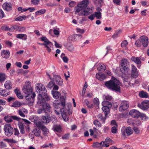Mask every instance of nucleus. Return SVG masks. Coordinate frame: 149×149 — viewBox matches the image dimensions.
Here are the masks:
<instances>
[{
	"instance_id": "f257e3e1",
	"label": "nucleus",
	"mask_w": 149,
	"mask_h": 149,
	"mask_svg": "<svg viewBox=\"0 0 149 149\" xmlns=\"http://www.w3.org/2000/svg\"><path fill=\"white\" fill-rule=\"evenodd\" d=\"M89 4V0H83L78 2L75 8V13H79V15L87 16L92 14L93 11L92 9L87 7Z\"/></svg>"
},
{
	"instance_id": "f03ea898",
	"label": "nucleus",
	"mask_w": 149,
	"mask_h": 149,
	"mask_svg": "<svg viewBox=\"0 0 149 149\" xmlns=\"http://www.w3.org/2000/svg\"><path fill=\"white\" fill-rule=\"evenodd\" d=\"M35 90L38 93H39L37 102L38 104H43L45 103V100L47 101L50 100V97L47 94L46 89L42 84H38V86L35 87Z\"/></svg>"
},
{
	"instance_id": "7ed1b4c3",
	"label": "nucleus",
	"mask_w": 149,
	"mask_h": 149,
	"mask_svg": "<svg viewBox=\"0 0 149 149\" xmlns=\"http://www.w3.org/2000/svg\"><path fill=\"white\" fill-rule=\"evenodd\" d=\"M105 85L109 89L118 92H119L121 83L116 79L112 77V79L105 82Z\"/></svg>"
},
{
	"instance_id": "20e7f679",
	"label": "nucleus",
	"mask_w": 149,
	"mask_h": 149,
	"mask_svg": "<svg viewBox=\"0 0 149 149\" xmlns=\"http://www.w3.org/2000/svg\"><path fill=\"white\" fill-rule=\"evenodd\" d=\"M22 90L23 92L26 95L25 97L26 100H30L32 98V100H34L36 94L34 92H33L32 88L29 81L25 82Z\"/></svg>"
},
{
	"instance_id": "39448f33",
	"label": "nucleus",
	"mask_w": 149,
	"mask_h": 149,
	"mask_svg": "<svg viewBox=\"0 0 149 149\" xmlns=\"http://www.w3.org/2000/svg\"><path fill=\"white\" fill-rule=\"evenodd\" d=\"M130 63L126 59H122L121 61L120 70L122 73H128L130 71Z\"/></svg>"
},
{
	"instance_id": "423d86ee",
	"label": "nucleus",
	"mask_w": 149,
	"mask_h": 149,
	"mask_svg": "<svg viewBox=\"0 0 149 149\" xmlns=\"http://www.w3.org/2000/svg\"><path fill=\"white\" fill-rule=\"evenodd\" d=\"M62 107H63L60 109V112L64 120L65 121H67L68 120L67 114H69L70 115L72 114V113L70 111L68 107H65V105Z\"/></svg>"
},
{
	"instance_id": "0eeeda50",
	"label": "nucleus",
	"mask_w": 149,
	"mask_h": 149,
	"mask_svg": "<svg viewBox=\"0 0 149 149\" xmlns=\"http://www.w3.org/2000/svg\"><path fill=\"white\" fill-rule=\"evenodd\" d=\"M121 132L122 136L125 138L126 137V135L129 136L132 134L133 132V131L130 127L126 128L124 127L121 129Z\"/></svg>"
},
{
	"instance_id": "6e6552de",
	"label": "nucleus",
	"mask_w": 149,
	"mask_h": 149,
	"mask_svg": "<svg viewBox=\"0 0 149 149\" xmlns=\"http://www.w3.org/2000/svg\"><path fill=\"white\" fill-rule=\"evenodd\" d=\"M38 105L42 106V108H39L38 109V113L40 114L45 113V110H47L49 112H50V109L51 108V107L49 103L46 102V100H45V103H44L43 104Z\"/></svg>"
},
{
	"instance_id": "1a4fd4ad",
	"label": "nucleus",
	"mask_w": 149,
	"mask_h": 149,
	"mask_svg": "<svg viewBox=\"0 0 149 149\" xmlns=\"http://www.w3.org/2000/svg\"><path fill=\"white\" fill-rule=\"evenodd\" d=\"M4 130L5 134L8 136H11L14 132L13 128L9 123L6 124L4 125Z\"/></svg>"
},
{
	"instance_id": "9d476101",
	"label": "nucleus",
	"mask_w": 149,
	"mask_h": 149,
	"mask_svg": "<svg viewBox=\"0 0 149 149\" xmlns=\"http://www.w3.org/2000/svg\"><path fill=\"white\" fill-rule=\"evenodd\" d=\"M102 104L103 106L102 109L104 113L105 117H107V116L109 113L110 110L109 108L107 106L105 105V104H108L109 106L111 107V104L109 102L104 101L102 103Z\"/></svg>"
},
{
	"instance_id": "9b49d317",
	"label": "nucleus",
	"mask_w": 149,
	"mask_h": 149,
	"mask_svg": "<svg viewBox=\"0 0 149 149\" xmlns=\"http://www.w3.org/2000/svg\"><path fill=\"white\" fill-rule=\"evenodd\" d=\"M65 100H55L53 102V107L56 108L58 109L60 108L61 106L62 107L65 106Z\"/></svg>"
},
{
	"instance_id": "f8f14e48",
	"label": "nucleus",
	"mask_w": 149,
	"mask_h": 149,
	"mask_svg": "<svg viewBox=\"0 0 149 149\" xmlns=\"http://www.w3.org/2000/svg\"><path fill=\"white\" fill-rule=\"evenodd\" d=\"M129 107L128 102L127 101H123L121 102L119 109L120 111H121L127 109Z\"/></svg>"
},
{
	"instance_id": "ddd939ff",
	"label": "nucleus",
	"mask_w": 149,
	"mask_h": 149,
	"mask_svg": "<svg viewBox=\"0 0 149 149\" xmlns=\"http://www.w3.org/2000/svg\"><path fill=\"white\" fill-rule=\"evenodd\" d=\"M37 118L36 116H31L30 117V119L31 120V121L34 122L38 128L41 129L43 126L41 124V123L40 121H37V120L36 119Z\"/></svg>"
},
{
	"instance_id": "4468645a",
	"label": "nucleus",
	"mask_w": 149,
	"mask_h": 149,
	"mask_svg": "<svg viewBox=\"0 0 149 149\" xmlns=\"http://www.w3.org/2000/svg\"><path fill=\"white\" fill-rule=\"evenodd\" d=\"M138 107L140 109L146 110L149 107V101H143L138 104Z\"/></svg>"
},
{
	"instance_id": "2eb2a0df",
	"label": "nucleus",
	"mask_w": 149,
	"mask_h": 149,
	"mask_svg": "<svg viewBox=\"0 0 149 149\" xmlns=\"http://www.w3.org/2000/svg\"><path fill=\"white\" fill-rule=\"evenodd\" d=\"M131 77L134 78H136L138 76V73L136 67L134 65L132 64L131 65Z\"/></svg>"
},
{
	"instance_id": "dca6fc26",
	"label": "nucleus",
	"mask_w": 149,
	"mask_h": 149,
	"mask_svg": "<svg viewBox=\"0 0 149 149\" xmlns=\"http://www.w3.org/2000/svg\"><path fill=\"white\" fill-rule=\"evenodd\" d=\"M52 94L53 97L55 99L59 100H65V97L64 96H61V93L58 91L53 92Z\"/></svg>"
},
{
	"instance_id": "f3484780",
	"label": "nucleus",
	"mask_w": 149,
	"mask_h": 149,
	"mask_svg": "<svg viewBox=\"0 0 149 149\" xmlns=\"http://www.w3.org/2000/svg\"><path fill=\"white\" fill-rule=\"evenodd\" d=\"M129 114L133 118H138L141 115V113L135 109L131 110L129 112Z\"/></svg>"
},
{
	"instance_id": "a211bd4d",
	"label": "nucleus",
	"mask_w": 149,
	"mask_h": 149,
	"mask_svg": "<svg viewBox=\"0 0 149 149\" xmlns=\"http://www.w3.org/2000/svg\"><path fill=\"white\" fill-rule=\"evenodd\" d=\"M4 10L9 11L12 10V5L11 3L10 2H5L2 6Z\"/></svg>"
},
{
	"instance_id": "6ab92c4d",
	"label": "nucleus",
	"mask_w": 149,
	"mask_h": 149,
	"mask_svg": "<svg viewBox=\"0 0 149 149\" xmlns=\"http://www.w3.org/2000/svg\"><path fill=\"white\" fill-rule=\"evenodd\" d=\"M54 81L55 82L56 84L59 85H61L63 83V80L58 75H55L54 76Z\"/></svg>"
},
{
	"instance_id": "aec40b11",
	"label": "nucleus",
	"mask_w": 149,
	"mask_h": 149,
	"mask_svg": "<svg viewBox=\"0 0 149 149\" xmlns=\"http://www.w3.org/2000/svg\"><path fill=\"white\" fill-rule=\"evenodd\" d=\"M18 112L21 116L24 117L25 116V115L27 113L28 111L26 109L22 107L19 109L18 110Z\"/></svg>"
},
{
	"instance_id": "412c9836",
	"label": "nucleus",
	"mask_w": 149,
	"mask_h": 149,
	"mask_svg": "<svg viewBox=\"0 0 149 149\" xmlns=\"http://www.w3.org/2000/svg\"><path fill=\"white\" fill-rule=\"evenodd\" d=\"M141 40L143 46L144 47H147L148 44V38L146 36H142L141 37Z\"/></svg>"
},
{
	"instance_id": "4be33fe9",
	"label": "nucleus",
	"mask_w": 149,
	"mask_h": 149,
	"mask_svg": "<svg viewBox=\"0 0 149 149\" xmlns=\"http://www.w3.org/2000/svg\"><path fill=\"white\" fill-rule=\"evenodd\" d=\"M97 10L98 11L95 12L94 14L95 17H96L97 19H100L102 18V13L100 11H102V9L98 8Z\"/></svg>"
},
{
	"instance_id": "5701e85b",
	"label": "nucleus",
	"mask_w": 149,
	"mask_h": 149,
	"mask_svg": "<svg viewBox=\"0 0 149 149\" xmlns=\"http://www.w3.org/2000/svg\"><path fill=\"white\" fill-rule=\"evenodd\" d=\"M1 54L2 57L5 58H8L10 56V52L8 50H2L1 52Z\"/></svg>"
},
{
	"instance_id": "b1692460",
	"label": "nucleus",
	"mask_w": 149,
	"mask_h": 149,
	"mask_svg": "<svg viewBox=\"0 0 149 149\" xmlns=\"http://www.w3.org/2000/svg\"><path fill=\"white\" fill-rule=\"evenodd\" d=\"M50 117L49 116H42V118L41 119V121L43 123H49L50 121Z\"/></svg>"
},
{
	"instance_id": "393cba45",
	"label": "nucleus",
	"mask_w": 149,
	"mask_h": 149,
	"mask_svg": "<svg viewBox=\"0 0 149 149\" xmlns=\"http://www.w3.org/2000/svg\"><path fill=\"white\" fill-rule=\"evenodd\" d=\"M53 129L54 131L61 133L62 131V128L60 125H53Z\"/></svg>"
},
{
	"instance_id": "a878e982",
	"label": "nucleus",
	"mask_w": 149,
	"mask_h": 149,
	"mask_svg": "<svg viewBox=\"0 0 149 149\" xmlns=\"http://www.w3.org/2000/svg\"><path fill=\"white\" fill-rule=\"evenodd\" d=\"M96 77L97 79L100 80L102 81L106 78L105 75L101 73H99L96 74Z\"/></svg>"
},
{
	"instance_id": "bb28decb",
	"label": "nucleus",
	"mask_w": 149,
	"mask_h": 149,
	"mask_svg": "<svg viewBox=\"0 0 149 149\" xmlns=\"http://www.w3.org/2000/svg\"><path fill=\"white\" fill-rule=\"evenodd\" d=\"M12 84L11 82L9 81H6L4 84L5 88L9 90L12 88Z\"/></svg>"
},
{
	"instance_id": "cd10ccee",
	"label": "nucleus",
	"mask_w": 149,
	"mask_h": 149,
	"mask_svg": "<svg viewBox=\"0 0 149 149\" xmlns=\"http://www.w3.org/2000/svg\"><path fill=\"white\" fill-rule=\"evenodd\" d=\"M20 133L21 134H24L25 133V131L24 130V125L22 123H20L18 124Z\"/></svg>"
},
{
	"instance_id": "c85d7f7f",
	"label": "nucleus",
	"mask_w": 149,
	"mask_h": 149,
	"mask_svg": "<svg viewBox=\"0 0 149 149\" xmlns=\"http://www.w3.org/2000/svg\"><path fill=\"white\" fill-rule=\"evenodd\" d=\"M132 61L134 62L137 64H139L141 63V62L140 58L138 57L132 56L131 58Z\"/></svg>"
},
{
	"instance_id": "c756f323",
	"label": "nucleus",
	"mask_w": 149,
	"mask_h": 149,
	"mask_svg": "<svg viewBox=\"0 0 149 149\" xmlns=\"http://www.w3.org/2000/svg\"><path fill=\"white\" fill-rule=\"evenodd\" d=\"M16 37L17 38L22 39L24 40H26L27 39V36L25 34H19L16 35Z\"/></svg>"
},
{
	"instance_id": "7c9ffc66",
	"label": "nucleus",
	"mask_w": 149,
	"mask_h": 149,
	"mask_svg": "<svg viewBox=\"0 0 149 149\" xmlns=\"http://www.w3.org/2000/svg\"><path fill=\"white\" fill-rule=\"evenodd\" d=\"M9 94V92H6L5 90L2 88H0V95L3 97H6Z\"/></svg>"
},
{
	"instance_id": "2f4dec72",
	"label": "nucleus",
	"mask_w": 149,
	"mask_h": 149,
	"mask_svg": "<svg viewBox=\"0 0 149 149\" xmlns=\"http://www.w3.org/2000/svg\"><path fill=\"white\" fill-rule=\"evenodd\" d=\"M1 29L3 31H12L14 30V27L12 26L10 28L6 26H2Z\"/></svg>"
},
{
	"instance_id": "473e14b6",
	"label": "nucleus",
	"mask_w": 149,
	"mask_h": 149,
	"mask_svg": "<svg viewBox=\"0 0 149 149\" xmlns=\"http://www.w3.org/2000/svg\"><path fill=\"white\" fill-rule=\"evenodd\" d=\"M13 27H14V30L15 29H16L17 30L20 32H23L25 31L26 30V28L24 27L18 26H15Z\"/></svg>"
},
{
	"instance_id": "72a5a7b5",
	"label": "nucleus",
	"mask_w": 149,
	"mask_h": 149,
	"mask_svg": "<svg viewBox=\"0 0 149 149\" xmlns=\"http://www.w3.org/2000/svg\"><path fill=\"white\" fill-rule=\"evenodd\" d=\"M82 37L81 35L74 34L72 36V40L73 41H76L80 39Z\"/></svg>"
},
{
	"instance_id": "f704fd0d",
	"label": "nucleus",
	"mask_w": 149,
	"mask_h": 149,
	"mask_svg": "<svg viewBox=\"0 0 149 149\" xmlns=\"http://www.w3.org/2000/svg\"><path fill=\"white\" fill-rule=\"evenodd\" d=\"M139 95L140 97L142 98H147L148 97V93L143 91H141L139 92Z\"/></svg>"
},
{
	"instance_id": "c9c22d12",
	"label": "nucleus",
	"mask_w": 149,
	"mask_h": 149,
	"mask_svg": "<svg viewBox=\"0 0 149 149\" xmlns=\"http://www.w3.org/2000/svg\"><path fill=\"white\" fill-rule=\"evenodd\" d=\"M44 45L47 48V50L48 52H51V48L52 47L53 44L52 43L50 42V43L48 44H45Z\"/></svg>"
},
{
	"instance_id": "e433bc0d",
	"label": "nucleus",
	"mask_w": 149,
	"mask_h": 149,
	"mask_svg": "<svg viewBox=\"0 0 149 149\" xmlns=\"http://www.w3.org/2000/svg\"><path fill=\"white\" fill-rule=\"evenodd\" d=\"M97 69L98 71H104L106 69V68L104 64H100L98 65Z\"/></svg>"
},
{
	"instance_id": "4c0bfd02",
	"label": "nucleus",
	"mask_w": 149,
	"mask_h": 149,
	"mask_svg": "<svg viewBox=\"0 0 149 149\" xmlns=\"http://www.w3.org/2000/svg\"><path fill=\"white\" fill-rule=\"evenodd\" d=\"M22 105V104L20 102L15 101L13 103L11 106L14 107H21Z\"/></svg>"
},
{
	"instance_id": "58836bf2",
	"label": "nucleus",
	"mask_w": 149,
	"mask_h": 149,
	"mask_svg": "<svg viewBox=\"0 0 149 149\" xmlns=\"http://www.w3.org/2000/svg\"><path fill=\"white\" fill-rule=\"evenodd\" d=\"M97 118H98L100 120L102 121L103 123H105V120L107 118V117H105V116L104 118L103 116L100 113L97 115Z\"/></svg>"
},
{
	"instance_id": "ea45409f",
	"label": "nucleus",
	"mask_w": 149,
	"mask_h": 149,
	"mask_svg": "<svg viewBox=\"0 0 149 149\" xmlns=\"http://www.w3.org/2000/svg\"><path fill=\"white\" fill-rule=\"evenodd\" d=\"M26 17L25 15L20 16L15 18V20L17 21H20L25 20Z\"/></svg>"
},
{
	"instance_id": "a19ab883",
	"label": "nucleus",
	"mask_w": 149,
	"mask_h": 149,
	"mask_svg": "<svg viewBox=\"0 0 149 149\" xmlns=\"http://www.w3.org/2000/svg\"><path fill=\"white\" fill-rule=\"evenodd\" d=\"M12 116H6L4 117L5 120L8 123L11 122L12 121Z\"/></svg>"
},
{
	"instance_id": "79ce46f5",
	"label": "nucleus",
	"mask_w": 149,
	"mask_h": 149,
	"mask_svg": "<svg viewBox=\"0 0 149 149\" xmlns=\"http://www.w3.org/2000/svg\"><path fill=\"white\" fill-rule=\"evenodd\" d=\"M41 129L43 132V134L45 136H46L49 133L48 130L44 126L42 127Z\"/></svg>"
},
{
	"instance_id": "37998d69",
	"label": "nucleus",
	"mask_w": 149,
	"mask_h": 149,
	"mask_svg": "<svg viewBox=\"0 0 149 149\" xmlns=\"http://www.w3.org/2000/svg\"><path fill=\"white\" fill-rule=\"evenodd\" d=\"M46 12V10L44 9L40 10L35 13V14L36 15H40L43 14Z\"/></svg>"
},
{
	"instance_id": "c03bdc74",
	"label": "nucleus",
	"mask_w": 149,
	"mask_h": 149,
	"mask_svg": "<svg viewBox=\"0 0 149 149\" xmlns=\"http://www.w3.org/2000/svg\"><path fill=\"white\" fill-rule=\"evenodd\" d=\"M6 79V76L5 74L2 73H0V81H4Z\"/></svg>"
},
{
	"instance_id": "a18cd8bd",
	"label": "nucleus",
	"mask_w": 149,
	"mask_h": 149,
	"mask_svg": "<svg viewBox=\"0 0 149 149\" xmlns=\"http://www.w3.org/2000/svg\"><path fill=\"white\" fill-rule=\"evenodd\" d=\"M61 58L62 59L63 61L65 63H68V59L67 57L65 56V54L62 53L61 56Z\"/></svg>"
},
{
	"instance_id": "49530a36",
	"label": "nucleus",
	"mask_w": 149,
	"mask_h": 149,
	"mask_svg": "<svg viewBox=\"0 0 149 149\" xmlns=\"http://www.w3.org/2000/svg\"><path fill=\"white\" fill-rule=\"evenodd\" d=\"M92 146L94 148H102L101 142L100 143L97 142L94 143L92 145Z\"/></svg>"
},
{
	"instance_id": "de8ad7c7",
	"label": "nucleus",
	"mask_w": 149,
	"mask_h": 149,
	"mask_svg": "<svg viewBox=\"0 0 149 149\" xmlns=\"http://www.w3.org/2000/svg\"><path fill=\"white\" fill-rule=\"evenodd\" d=\"M34 134L36 136H40L41 131L39 129H35L33 131Z\"/></svg>"
},
{
	"instance_id": "09e8293b",
	"label": "nucleus",
	"mask_w": 149,
	"mask_h": 149,
	"mask_svg": "<svg viewBox=\"0 0 149 149\" xmlns=\"http://www.w3.org/2000/svg\"><path fill=\"white\" fill-rule=\"evenodd\" d=\"M140 116L141 119L143 120L146 121L149 119V117L144 114L141 113V115Z\"/></svg>"
},
{
	"instance_id": "8fccbe9b",
	"label": "nucleus",
	"mask_w": 149,
	"mask_h": 149,
	"mask_svg": "<svg viewBox=\"0 0 149 149\" xmlns=\"http://www.w3.org/2000/svg\"><path fill=\"white\" fill-rule=\"evenodd\" d=\"M93 123L96 127H101V124L97 120H95L94 121Z\"/></svg>"
},
{
	"instance_id": "3c124183",
	"label": "nucleus",
	"mask_w": 149,
	"mask_h": 149,
	"mask_svg": "<svg viewBox=\"0 0 149 149\" xmlns=\"http://www.w3.org/2000/svg\"><path fill=\"white\" fill-rule=\"evenodd\" d=\"M142 44L141 40V37L138 40L135 42V45L137 47H140L141 46Z\"/></svg>"
},
{
	"instance_id": "603ef678",
	"label": "nucleus",
	"mask_w": 149,
	"mask_h": 149,
	"mask_svg": "<svg viewBox=\"0 0 149 149\" xmlns=\"http://www.w3.org/2000/svg\"><path fill=\"white\" fill-rule=\"evenodd\" d=\"M40 39L42 41L45 42V44H48L51 42L46 37H42Z\"/></svg>"
},
{
	"instance_id": "864d4df0",
	"label": "nucleus",
	"mask_w": 149,
	"mask_h": 149,
	"mask_svg": "<svg viewBox=\"0 0 149 149\" xmlns=\"http://www.w3.org/2000/svg\"><path fill=\"white\" fill-rule=\"evenodd\" d=\"M85 102L86 104V105L89 108H92L93 104L90 103L88 100H85Z\"/></svg>"
},
{
	"instance_id": "5fc2aeb1",
	"label": "nucleus",
	"mask_w": 149,
	"mask_h": 149,
	"mask_svg": "<svg viewBox=\"0 0 149 149\" xmlns=\"http://www.w3.org/2000/svg\"><path fill=\"white\" fill-rule=\"evenodd\" d=\"M32 3L35 5H37L39 4L40 0H31Z\"/></svg>"
},
{
	"instance_id": "6e6d98bb",
	"label": "nucleus",
	"mask_w": 149,
	"mask_h": 149,
	"mask_svg": "<svg viewBox=\"0 0 149 149\" xmlns=\"http://www.w3.org/2000/svg\"><path fill=\"white\" fill-rule=\"evenodd\" d=\"M117 126H114L111 128V132L112 133L116 134L117 132V129L116 128Z\"/></svg>"
},
{
	"instance_id": "4d7b16f0",
	"label": "nucleus",
	"mask_w": 149,
	"mask_h": 149,
	"mask_svg": "<svg viewBox=\"0 0 149 149\" xmlns=\"http://www.w3.org/2000/svg\"><path fill=\"white\" fill-rule=\"evenodd\" d=\"M54 85V83L52 81H50L48 84L47 87L48 88L51 89Z\"/></svg>"
},
{
	"instance_id": "13d9d810",
	"label": "nucleus",
	"mask_w": 149,
	"mask_h": 149,
	"mask_svg": "<svg viewBox=\"0 0 149 149\" xmlns=\"http://www.w3.org/2000/svg\"><path fill=\"white\" fill-rule=\"evenodd\" d=\"M93 102L95 104L98 106L99 103V101L98 98H94L93 100Z\"/></svg>"
},
{
	"instance_id": "bf43d9fd",
	"label": "nucleus",
	"mask_w": 149,
	"mask_h": 149,
	"mask_svg": "<svg viewBox=\"0 0 149 149\" xmlns=\"http://www.w3.org/2000/svg\"><path fill=\"white\" fill-rule=\"evenodd\" d=\"M5 43L8 46L10 47H11L13 45V43L11 42L8 40H6L5 41Z\"/></svg>"
},
{
	"instance_id": "052dcab7",
	"label": "nucleus",
	"mask_w": 149,
	"mask_h": 149,
	"mask_svg": "<svg viewBox=\"0 0 149 149\" xmlns=\"http://www.w3.org/2000/svg\"><path fill=\"white\" fill-rule=\"evenodd\" d=\"M76 4V2L75 1H72L69 2V6L70 7H72L75 5Z\"/></svg>"
},
{
	"instance_id": "680f3d73",
	"label": "nucleus",
	"mask_w": 149,
	"mask_h": 149,
	"mask_svg": "<svg viewBox=\"0 0 149 149\" xmlns=\"http://www.w3.org/2000/svg\"><path fill=\"white\" fill-rule=\"evenodd\" d=\"M69 135L68 133L65 134L62 136V139H67L69 138Z\"/></svg>"
},
{
	"instance_id": "e2e57ef3",
	"label": "nucleus",
	"mask_w": 149,
	"mask_h": 149,
	"mask_svg": "<svg viewBox=\"0 0 149 149\" xmlns=\"http://www.w3.org/2000/svg\"><path fill=\"white\" fill-rule=\"evenodd\" d=\"M104 98L107 100H111L112 99V97L109 95H107L104 96Z\"/></svg>"
},
{
	"instance_id": "0e129e2a",
	"label": "nucleus",
	"mask_w": 149,
	"mask_h": 149,
	"mask_svg": "<svg viewBox=\"0 0 149 149\" xmlns=\"http://www.w3.org/2000/svg\"><path fill=\"white\" fill-rule=\"evenodd\" d=\"M6 147V145L5 143L3 141L0 142V147L1 148H4Z\"/></svg>"
},
{
	"instance_id": "69168bd1",
	"label": "nucleus",
	"mask_w": 149,
	"mask_h": 149,
	"mask_svg": "<svg viewBox=\"0 0 149 149\" xmlns=\"http://www.w3.org/2000/svg\"><path fill=\"white\" fill-rule=\"evenodd\" d=\"M12 119L17 121H19L21 119L20 118L15 116H12Z\"/></svg>"
},
{
	"instance_id": "338daca9",
	"label": "nucleus",
	"mask_w": 149,
	"mask_h": 149,
	"mask_svg": "<svg viewBox=\"0 0 149 149\" xmlns=\"http://www.w3.org/2000/svg\"><path fill=\"white\" fill-rule=\"evenodd\" d=\"M127 42L126 40H124L122 42L121 44V46L123 47H125L126 45H127Z\"/></svg>"
},
{
	"instance_id": "774afa93",
	"label": "nucleus",
	"mask_w": 149,
	"mask_h": 149,
	"mask_svg": "<svg viewBox=\"0 0 149 149\" xmlns=\"http://www.w3.org/2000/svg\"><path fill=\"white\" fill-rule=\"evenodd\" d=\"M4 13L2 10L0 9V18H2L4 17Z\"/></svg>"
}]
</instances>
